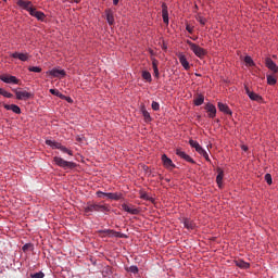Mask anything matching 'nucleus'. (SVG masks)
<instances>
[{
  "mask_svg": "<svg viewBox=\"0 0 278 278\" xmlns=\"http://www.w3.org/2000/svg\"><path fill=\"white\" fill-rule=\"evenodd\" d=\"M46 144L48 147H51V149H60L61 144L60 142L55 141V140H51V139H47L46 140Z\"/></svg>",
  "mask_w": 278,
  "mask_h": 278,
  "instance_id": "bb28decb",
  "label": "nucleus"
},
{
  "mask_svg": "<svg viewBox=\"0 0 278 278\" xmlns=\"http://www.w3.org/2000/svg\"><path fill=\"white\" fill-rule=\"evenodd\" d=\"M114 5H118V0H113Z\"/></svg>",
  "mask_w": 278,
  "mask_h": 278,
  "instance_id": "5fc2aeb1",
  "label": "nucleus"
},
{
  "mask_svg": "<svg viewBox=\"0 0 278 278\" xmlns=\"http://www.w3.org/2000/svg\"><path fill=\"white\" fill-rule=\"evenodd\" d=\"M128 273H132V275H138V273H139L138 266L131 265V266L128 268Z\"/></svg>",
  "mask_w": 278,
  "mask_h": 278,
  "instance_id": "c9c22d12",
  "label": "nucleus"
},
{
  "mask_svg": "<svg viewBox=\"0 0 278 278\" xmlns=\"http://www.w3.org/2000/svg\"><path fill=\"white\" fill-rule=\"evenodd\" d=\"M106 22L109 25H114V11L112 9L105 10Z\"/></svg>",
  "mask_w": 278,
  "mask_h": 278,
  "instance_id": "b1692460",
  "label": "nucleus"
},
{
  "mask_svg": "<svg viewBox=\"0 0 278 278\" xmlns=\"http://www.w3.org/2000/svg\"><path fill=\"white\" fill-rule=\"evenodd\" d=\"M4 110H11L14 114H21V106L16 104H4Z\"/></svg>",
  "mask_w": 278,
  "mask_h": 278,
  "instance_id": "5701e85b",
  "label": "nucleus"
},
{
  "mask_svg": "<svg viewBox=\"0 0 278 278\" xmlns=\"http://www.w3.org/2000/svg\"><path fill=\"white\" fill-rule=\"evenodd\" d=\"M28 247H29L28 244L23 245V248H22L23 251H27Z\"/></svg>",
  "mask_w": 278,
  "mask_h": 278,
  "instance_id": "603ef678",
  "label": "nucleus"
},
{
  "mask_svg": "<svg viewBox=\"0 0 278 278\" xmlns=\"http://www.w3.org/2000/svg\"><path fill=\"white\" fill-rule=\"evenodd\" d=\"M204 101H205V97H203V94H199L197 99H194L193 103L194 105L199 106V105H203Z\"/></svg>",
  "mask_w": 278,
  "mask_h": 278,
  "instance_id": "c85d7f7f",
  "label": "nucleus"
},
{
  "mask_svg": "<svg viewBox=\"0 0 278 278\" xmlns=\"http://www.w3.org/2000/svg\"><path fill=\"white\" fill-rule=\"evenodd\" d=\"M74 1V3H79V1H81V0H73Z\"/></svg>",
  "mask_w": 278,
  "mask_h": 278,
  "instance_id": "6e6d98bb",
  "label": "nucleus"
},
{
  "mask_svg": "<svg viewBox=\"0 0 278 278\" xmlns=\"http://www.w3.org/2000/svg\"><path fill=\"white\" fill-rule=\"evenodd\" d=\"M76 140H77V142H84V137L77 136V137H76Z\"/></svg>",
  "mask_w": 278,
  "mask_h": 278,
  "instance_id": "8fccbe9b",
  "label": "nucleus"
},
{
  "mask_svg": "<svg viewBox=\"0 0 278 278\" xmlns=\"http://www.w3.org/2000/svg\"><path fill=\"white\" fill-rule=\"evenodd\" d=\"M140 199H143V201H151V197L144 191L140 192Z\"/></svg>",
  "mask_w": 278,
  "mask_h": 278,
  "instance_id": "e433bc0d",
  "label": "nucleus"
},
{
  "mask_svg": "<svg viewBox=\"0 0 278 278\" xmlns=\"http://www.w3.org/2000/svg\"><path fill=\"white\" fill-rule=\"evenodd\" d=\"M106 198H109L111 201H121L123 199V193L122 192H108Z\"/></svg>",
  "mask_w": 278,
  "mask_h": 278,
  "instance_id": "4be33fe9",
  "label": "nucleus"
},
{
  "mask_svg": "<svg viewBox=\"0 0 278 278\" xmlns=\"http://www.w3.org/2000/svg\"><path fill=\"white\" fill-rule=\"evenodd\" d=\"M161 160L165 168H175V165L173 164V160H170V157H168L166 154H163L161 156Z\"/></svg>",
  "mask_w": 278,
  "mask_h": 278,
  "instance_id": "f3484780",
  "label": "nucleus"
},
{
  "mask_svg": "<svg viewBox=\"0 0 278 278\" xmlns=\"http://www.w3.org/2000/svg\"><path fill=\"white\" fill-rule=\"evenodd\" d=\"M102 233H106L109 236V238H123V235H121V232H117L115 230H102Z\"/></svg>",
  "mask_w": 278,
  "mask_h": 278,
  "instance_id": "393cba45",
  "label": "nucleus"
},
{
  "mask_svg": "<svg viewBox=\"0 0 278 278\" xmlns=\"http://www.w3.org/2000/svg\"><path fill=\"white\" fill-rule=\"evenodd\" d=\"M241 150L242 151H249V147H247L245 144L241 146Z\"/></svg>",
  "mask_w": 278,
  "mask_h": 278,
  "instance_id": "3c124183",
  "label": "nucleus"
},
{
  "mask_svg": "<svg viewBox=\"0 0 278 278\" xmlns=\"http://www.w3.org/2000/svg\"><path fill=\"white\" fill-rule=\"evenodd\" d=\"M142 78L146 79V81H149V84L153 81V78L151 77V73L149 71L142 72Z\"/></svg>",
  "mask_w": 278,
  "mask_h": 278,
  "instance_id": "c756f323",
  "label": "nucleus"
},
{
  "mask_svg": "<svg viewBox=\"0 0 278 278\" xmlns=\"http://www.w3.org/2000/svg\"><path fill=\"white\" fill-rule=\"evenodd\" d=\"M182 224L186 229H194V223L188 218H184Z\"/></svg>",
  "mask_w": 278,
  "mask_h": 278,
  "instance_id": "cd10ccee",
  "label": "nucleus"
},
{
  "mask_svg": "<svg viewBox=\"0 0 278 278\" xmlns=\"http://www.w3.org/2000/svg\"><path fill=\"white\" fill-rule=\"evenodd\" d=\"M49 92L51 94H53L54 97H59V94H60V90H58V89H50Z\"/></svg>",
  "mask_w": 278,
  "mask_h": 278,
  "instance_id": "37998d69",
  "label": "nucleus"
},
{
  "mask_svg": "<svg viewBox=\"0 0 278 278\" xmlns=\"http://www.w3.org/2000/svg\"><path fill=\"white\" fill-rule=\"evenodd\" d=\"M152 110H154V112H157L160 110V103H157L156 101L152 102Z\"/></svg>",
  "mask_w": 278,
  "mask_h": 278,
  "instance_id": "a19ab883",
  "label": "nucleus"
},
{
  "mask_svg": "<svg viewBox=\"0 0 278 278\" xmlns=\"http://www.w3.org/2000/svg\"><path fill=\"white\" fill-rule=\"evenodd\" d=\"M176 155H178V157H181L186 162H190L191 164H194V160H192V157L190 155L186 154V152L181 149L176 150Z\"/></svg>",
  "mask_w": 278,
  "mask_h": 278,
  "instance_id": "ddd939ff",
  "label": "nucleus"
},
{
  "mask_svg": "<svg viewBox=\"0 0 278 278\" xmlns=\"http://www.w3.org/2000/svg\"><path fill=\"white\" fill-rule=\"evenodd\" d=\"M265 65L266 67L271 71V73H278V66L277 63H275V61H273V59L267 58L265 60Z\"/></svg>",
  "mask_w": 278,
  "mask_h": 278,
  "instance_id": "f8f14e48",
  "label": "nucleus"
},
{
  "mask_svg": "<svg viewBox=\"0 0 278 278\" xmlns=\"http://www.w3.org/2000/svg\"><path fill=\"white\" fill-rule=\"evenodd\" d=\"M265 181L268 184V186H273V176L270 174H266Z\"/></svg>",
  "mask_w": 278,
  "mask_h": 278,
  "instance_id": "4c0bfd02",
  "label": "nucleus"
},
{
  "mask_svg": "<svg viewBox=\"0 0 278 278\" xmlns=\"http://www.w3.org/2000/svg\"><path fill=\"white\" fill-rule=\"evenodd\" d=\"M47 75H50L51 77H66V71L64 70H58V68H52L48 72H46Z\"/></svg>",
  "mask_w": 278,
  "mask_h": 278,
  "instance_id": "1a4fd4ad",
  "label": "nucleus"
},
{
  "mask_svg": "<svg viewBox=\"0 0 278 278\" xmlns=\"http://www.w3.org/2000/svg\"><path fill=\"white\" fill-rule=\"evenodd\" d=\"M162 49H164V51H166V49H168V47L166 46V43H163Z\"/></svg>",
  "mask_w": 278,
  "mask_h": 278,
  "instance_id": "864d4df0",
  "label": "nucleus"
},
{
  "mask_svg": "<svg viewBox=\"0 0 278 278\" xmlns=\"http://www.w3.org/2000/svg\"><path fill=\"white\" fill-rule=\"evenodd\" d=\"M15 96L18 101H27V99L34 97V93L29 91H15Z\"/></svg>",
  "mask_w": 278,
  "mask_h": 278,
  "instance_id": "0eeeda50",
  "label": "nucleus"
},
{
  "mask_svg": "<svg viewBox=\"0 0 278 278\" xmlns=\"http://www.w3.org/2000/svg\"><path fill=\"white\" fill-rule=\"evenodd\" d=\"M223 177H225V172L222 168H217L216 184L218 188H223Z\"/></svg>",
  "mask_w": 278,
  "mask_h": 278,
  "instance_id": "aec40b11",
  "label": "nucleus"
},
{
  "mask_svg": "<svg viewBox=\"0 0 278 278\" xmlns=\"http://www.w3.org/2000/svg\"><path fill=\"white\" fill-rule=\"evenodd\" d=\"M59 150L62 151V153H67V155L73 156L72 150H70L68 148H66V147H64L62 144L60 146Z\"/></svg>",
  "mask_w": 278,
  "mask_h": 278,
  "instance_id": "473e14b6",
  "label": "nucleus"
},
{
  "mask_svg": "<svg viewBox=\"0 0 278 278\" xmlns=\"http://www.w3.org/2000/svg\"><path fill=\"white\" fill-rule=\"evenodd\" d=\"M235 264H236V266H238V268H242L243 270L251 268V264H249L242 260L235 261Z\"/></svg>",
  "mask_w": 278,
  "mask_h": 278,
  "instance_id": "a878e982",
  "label": "nucleus"
},
{
  "mask_svg": "<svg viewBox=\"0 0 278 278\" xmlns=\"http://www.w3.org/2000/svg\"><path fill=\"white\" fill-rule=\"evenodd\" d=\"M177 58H178L182 68H185V71H190V62H188L186 54L180 52L177 54Z\"/></svg>",
  "mask_w": 278,
  "mask_h": 278,
  "instance_id": "6e6552de",
  "label": "nucleus"
},
{
  "mask_svg": "<svg viewBox=\"0 0 278 278\" xmlns=\"http://www.w3.org/2000/svg\"><path fill=\"white\" fill-rule=\"evenodd\" d=\"M0 80L3 81L4 84H13L15 86H18V84H21V80H18V78H16V76L13 75H0Z\"/></svg>",
  "mask_w": 278,
  "mask_h": 278,
  "instance_id": "39448f33",
  "label": "nucleus"
},
{
  "mask_svg": "<svg viewBox=\"0 0 278 278\" xmlns=\"http://www.w3.org/2000/svg\"><path fill=\"white\" fill-rule=\"evenodd\" d=\"M267 84L268 86H275V84H277V78L273 75H267Z\"/></svg>",
  "mask_w": 278,
  "mask_h": 278,
  "instance_id": "7c9ffc66",
  "label": "nucleus"
},
{
  "mask_svg": "<svg viewBox=\"0 0 278 278\" xmlns=\"http://www.w3.org/2000/svg\"><path fill=\"white\" fill-rule=\"evenodd\" d=\"M162 16L163 23H165V25H168V5H166V3L162 4Z\"/></svg>",
  "mask_w": 278,
  "mask_h": 278,
  "instance_id": "412c9836",
  "label": "nucleus"
},
{
  "mask_svg": "<svg viewBox=\"0 0 278 278\" xmlns=\"http://www.w3.org/2000/svg\"><path fill=\"white\" fill-rule=\"evenodd\" d=\"M186 29H187V31H188L189 34H192V30H193V29H192V27H191L190 25H187V26H186Z\"/></svg>",
  "mask_w": 278,
  "mask_h": 278,
  "instance_id": "49530a36",
  "label": "nucleus"
},
{
  "mask_svg": "<svg viewBox=\"0 0 278 278\" xmlns=\"http://www.w3.org/2000/svg\"><path fill=\"white\" fill-rule=\"evenodd\" d=\"M29 14L30 16L37 18V21H45V18H47V15H45V13L41 11H37L36 8H34L33 12H30Z\"/></svg>",
  "mask_w": 278,
  "mask_h": 278,
  "instance_id": "a211bd4d",
  "label": "nucleus"
},
{
  "mask_svg": "<svg viewBox=\"0 0 278 278\" xmlns=\"http://www.w3.org/2000/svg\"><path fill=\"white\" fill-rule=\"evenodd\" d=\"M152 68H153V71L157 70V60L156 59H152Z\"/></svg>",
  "mask_w": 278,
  "mask_h": 278,
  "instance_id": "c03bdc74",
  "label": "nucleus"
},
{
  "mask_svg": "<svg viewBox=\"0 0 278 278\" xmlns=\"http://www.w3.org/2000/svg\"><path fill=\"white\" fill-rule=\"evenodd\" d=\"M217 106L219 112H223L224 114H228L229 116H231L232 112H231V109H229V105L223 102H218Z\"/></svg>",
  "mask_w": 278,
  "mask_h": 278,
  "instance_id": "6ab92c4d",
  "label": "nucleus"
},
{
  "mask_svg": "<svg viewBox=\"0 0 278 278\" xmlns=\"http://www.w3.org/2000/svg\"><path fill=\"white\" fill-rule=\"evenodd\" d=\"M153 71H154L155 77H160V70L157 68V70H153Z\"/></svg>",
  "mask_w": 278,
  "mask_h": 278,
  "instance_id": "09e8293b",
  "label": "nucleus"
},
{
  "mask_svg": "<svg viewBox=\"0 0 278 278\" xmlns=\"http://www.w3.org/2000/svg\"><path fill=\"white\" fill-rule=\"evenodd\" d=\"M84 212L87 216H90L92 212H110V205L88 202L84 206Z\"/></svg>",
  "mask_w": 278,
  "mask_h": 278,
  "instance_id": "f257e3e1",
  "label": "nucleus"
},
{
  "mask_svg": "<svg viewBox=\"0 0 278 278\" xmlns=\"http://www.w3.org/2000/svg\"><path fill=\"white\" fill-rule=\"evenodd\" d=\"M2 97H5V99H12L13 94L9 91H5L2 89V92L0 93Z\"/></svg>",
  "mask_w": 278,
  "mask_h": 278,
  "instance_id": "58836bf2",
  "label": "nucleus"
},
{
  "mask_svg": "<svg viewBox=\"0 0 278 278\" xmlns=\"http://www.w3.org/2000/svg\"><path fill=\"white\" fill-rule=\"evenodd\" d=\"M206 112H208V117L210 118H216V106L212 103H206L205 105Z\"/></svg>",
  "mask_w": 278,
  "mask_h": 278,
  "instance_id": "2eb2a0df",
  "label": "nucleus"
},
{
  "mask_svg": "<svg viewBox=\"0 0 278 278\" xmlns=\"http://www.w3.org/2000/svg\"><path fill=\"white\" fill-rule=\"evenodd\" d=\"M140 111L144 118V123H151V121H153V118L151 117V113H149V111H147V106H144V104H142L140 106Z\"/></svg>",
  "mask_w": 278,
  "mask_h": 278,
  "instance_id": "dca6fc26",
  "label": "nucleus"
},
{
  "mask_svg": "<svg viewBox=\"0 0 278 278\" xmlns=\"http://www.w3.org/2000/svg\"><path fill=\"white\" fill-rule=\"evenodd\" d=\"M122 208L124 210V212H127V214H132V215L140 214V210L127 203L122 204Z\"/></svg>",
  "mask_w": 278,
  "mask_h": 278,
  "instance_id": "9d476101",
  "label": "nucleus"
},
{
  "mask_svg": "<svg viewBox=\"0 0 278 278\" xmlns=\"http://www.w3.org/2000/svg\"><path fill=\"white\" fill-rule=\"evenodd\" d=\"M195 21H198V23H200V25H205V23H207V20L205 17H203V15H201V14L195 15Z\"/></svg>",
  "mask_w": 278,
  "mask_h": 278,
  "instance_id": "2f4dec72",
  "label": "nucleus"
},
{
  "mask_svg": "<svg viewBox=\"0 0 278 278\" xmlns=\"http://www.w3.org/2000/svg\"><path fill=\"white\" fill-rule=\"evenodd\" d=\"M189 144H190V147H192V149H195V151H197V153H199V155H203V157L206 160V162H210V154H207V151H205V149H203V147H201L199 141L191 139V140H189Z\"/></svg>",
  "mask_w": 278,
  "mask_h": 278,
  "instance_id": "7ed1b4c3",
  "label": "nucleus"
},
{
  "mask_svg": "<svg viewBox=\"0 0 278 278\" xmlns=\"http://www.w3.org/2000/svg\"><path fill=\"white\" fill-rule=\"evenodd\" d=\"M30 73H42V68L40 66H30L28 67Z\"/></svg>",
  "mask_w": 278,
  "mask_h": 278,
  "instance_id": "72a5a7b5",
  "label": "nucleus"
},
{
  "mask_svg": "<svg viewBox=\"0 0 278 278\" xmlns=\"http://www.w3.org/2000/svg\"><path fill=\"white\" fill-rule=\"evenodd\" d=\"M64 101H67V103H73V98H71L68 96H65V100Z\"/></svg>",
  "mask_w": 278,
  "mask_h": 278,
  "instance_id": "a18cd8bd",
  "label": "nucleus"
},
{
  "mask_svg": "<svg viewBox=\"0 0 278 278\" xmlns=\"http://www.w3.org/2000/svg\"><path fill=\"white\" fill-rule=\"evenodd\" d=\"M53 162L60 168H64V170H66V168H71V169L77 168V163L66 161V160L62 159V156H54Z\"/></svg>",
  "mask_w": 278,
  "mask_h": 278,
  "instance_id": "f03ea898",
  "label": "nucleus"
},
{
  "mask_svg": "<svg viewBox=\"0 0 278 278\" xmlns=\"http://www.w3.org/2000/svg\"><path fill=\"white\" fill-rule=\"evenodd\" d=\"M17 5L18 8H22V10H26V12H28V14H31L33 10H34V4L31 3V1L28 0H17Z\"/></svg>",
  "mask_w": 278,
  "mask_h": 278,
  "instance_id": "423d86ee",
  "label": "nucleus"
},
{
  "mask_svg": "<svg viewBox=\"0 0 278 278\" xmlns=\"http://www.w3.org/2000/svg\"><path fill=\"white\" fill-rule=\"evenodd\" d=\"M11 58H14L15 60H21V62H27L29 60L28 53H21V52H14L11 54Z\"/></svg>",
  "mask_w": 278,
  "mask_h": 278,
  "instance_id": "4468645a",
  "label": "nucleus"
},
{
  "mask_svg": "<svg viewBox=\"0 0 278 278\" xmlns=\"http://www.w3.org/2000/svg\"><path fill=\"white\" fill-rule=\"evenodd\" d=\"M96 194H97V197H98L99 199H101V198H103V197H108V193H106V192H103V191H97Z\"/></svg>",
  "mask_w": 278,
  "mask_h": 278,
  "instance_id": "79ce46f5",
  "label": "nucleus"
},
{
  "mask_svg": "<svg viewBox=\"0 0 278 278\" xmlns=\"http://www.w3.org/2000/svg\"><path fill=\"white\" fill-rule=\"evenodd\" d=\"M244 90L251 101H262V96L251 91L247 85L244 86Z\"/></svg>",
  "mask_w": 278,
  "mask_h": 278,
  "instance_id": "9b49d317",
  "label": "nucleus"
},
{
  "mask_svg": "<svg viewBox=\"0 0 278 278\" xmlns=\"http://www.w3.org/2000/svg\"><path fill=\"white\" fill-rule=\"evenodd\" d=\"M244 62L249 66H255V62H253V59L251 56H249V55L244 58Z\"/></svg>",
  "mask_w": 278,
  "mask_h": 278,
  "instance_id": "f704fd0d",
  "label": "nucleus"
},
{
  "mask_svg": "<svg viewBox=\"0 0 278 278\" xmlns=\"http://www.w3.org/2000/svg\"><path fill=\"white\" fill-rule=\"evenodd\" d=\"M187 45H189L191 51L194 53V55H197V58H205L207 52L205 51V49L201 48V46L190 40H187Z\"/></svg>",
  "mask_w": 278,
  "mask_h": 278,
  "instance_id": "20e7f679",
  "label": "nucleus"
},
{
  "mask_svg": "<svg viewBox=\"0 0 278 278\" xmlns=\"http://www.w3.org/2000/svg\"><path fill=\"white\" fill-rule=\"evenodd\" d=\"M31 278H45V273L38 271L33 275H30Z\"/></svg>",
  "mask_w": 278,
  "mask_h": 278,
  "instance_id": "ea45409f",
  "label": "nucleus"
},
{
  "mask_svg": "<svg viewBox=\"0 0 278 278\" xmlns=\"http://www.w3.org/2000/svg\"><path fill=\"white\" fill-rule=\"evenodd\" d=\"M59 99H63V100H65L66 99V96H64V93H62V92H59Z\"/></svg>",
  "mask_w": 278,
  "mask_h": 278,
  "instance_id": "de8ad7c7",
  "label": "nucleus"
}]
</instances>
